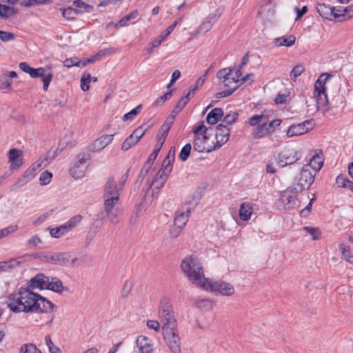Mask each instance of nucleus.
<instances>
[{"instance_id": "1", "label": "nucleus", "mask_w": 353, "mask_h": 353, "mask_svg": "<svg viewBox=\"0 0 353 353\" xmlns=\"http://www.w3.org/2000/svg\"><path fill=\"white\" fill-rule=\"evenodd\" d=\"M9 308L14 312H46L49 313L47 325H51L54 316L52 314L57 306L47 299L28 289L21 288L9 297Z\"/></svg>"}, {"instance_id": "2", "label": "nucleus", "mask_w": 353, "mask_h": 353, "mask_svg": "<svg viewBox=\"0 0 353 353\" xmlns=\"http://www.w3.org/2000/svg\"><path fill=\"white\" fill-rule=\"evenodd\" d=\"M181 268L194 285L202 288L207 279L204 276L202 264L197 258L193 256L185 257L181 263Z\"/></svg>"}, {"instance_id": "3", "label": "nucleus", "mask_w": 353, "mask_h": 353, "mask_svg": "<svg viewBox=\"0 0 353 353\" xmlns=\"http://www.w3.org/2000/svg\"><path fill=\"white\" fill-rule=\"evenodd\" d=\"M30 290H50L61 293L65 288L62 281L57 277H48L43 273L37 274L28 283Z\"/></svg>"}, {"instance_id": "4", "label": "nucleus", "mask_w": 353, "mask_h": 353, "mask_svg": "<svg viewBox=\"0 0 353 353\" xmlns=\"http://www.w3.org/2000/svg\"><path fill=\"white\" fill-rule=\"evenodd\" d=\"M158 317L161 324L162 331L177 327V321L170 298L163 296L161 299Z\"/></svg>"}, {"instance_id": "5", "label": "nucleus", "mask_w": 353, "mask_h": 353, "mask_svg": "<svg viewBox=\"0 0 353 353\" xmlns=\"http://www.w3.org/2000/svg\"><path fill=\"white\" fill-rule=\"evenodd\" d=\"M216 77L219 80H222L225 88L224 90L216 94L217 98H223L231 95L238 88L237 83L240 81L241 78H237L236 72L235 75L233 74L231 68H225L219 70L216 73Z\"/></svg>"}, {"instance_id": "6", "label": "nucleus", "mask_w": 353, "mask_h": 353, "mask_svg": "<svg viewBox=\"0 0 353 353\" xmlns=\"http://www.w3.org/2000/svg\"><path fill=\"white\" fill-rule=\"evenodd\" d=\"M325 74H321L314 84V97L316 99L317 109H322L323 111H327L330 105L325 93L326 81L330 79V76L325 77Z\"/></svg>"}, {"instance_id": "7", "label": "nucleus", "mask_w": 353, "mask_h": 353, "mask_svg": "<svg viewBox=\"0 0 353 353\" xmlns=\"http://www.w3.org/2000/svg\"><path fill=\"white\" fill-rule=\"evenodd\" d=\"M201 288L205 291L214 292L222 296H231L234 293V288L232 284L225 281H214L210 279H207Z\"/></svg>"}, {"instance_id": "8", "label": "nucleus", "mask_w": 353, "mask_h": 353, "mask_svg": "<svg viewBox=\"0 0 353 353\" xmlns=\"http://www.w3.org/2000/svg\"><path fill=\"white\" fill-rule=\"evenodd\" d=\"M119 199L103 198V210L112 225L120 222L123 211L119 205Z\"/></svg>"}, {"instance_id": "9", "label": "nucleus", "mask_w": 353, "mask_h": 353, "mask_svg": "<svg viewBox=\"0 0 353 353\" xmlns=\"http://www.w3.org/2000/svg\"><path fill=\"white\" fill-rule=\"evenodd\" d=\"M162 334L172 353H181V339L177 327L163 330Z\"/></svg>"}, {"instance_id": "10", "label": "nucleus", "mask_w": 353, "mask_h": 353, "mask_svg": "<svg viewBox=\"0 0 353 353\" xmlns=\"http://www.w3.org/2000/svg\"><path fill=\"white\" fill-rule=\"evenodd\" d=\"M299 159L298 152L295 148L286 147L279 154L277 165L280 167H285L291 165Z\"/></svg>"}, {"instance_id": "11", "label": "nucleus", "mask_w": 353, "mask_h": 353, "mask_svg": "<svg viewBox=\"0 0 353 353\" xmlns=\"http://www.w3.org/2000/svg\"><path fill=\"white\" fill-rule=\"evenodd\" d=\"M88 159L84 154H79L77 157V160L70 170L72 177L78 179L84 176L88 167Z\"/></svg>"}, {"instance_id": "12", "label": "nucleus", "mask_w": 353, "mask_h": 353, "mask_svg": "<svg viewBox=\"0 0 353 353\" xmlns=\"http://www.w3.org/2000/svg\"><path fill=\"white\" fill-rule=\"evenodd\" d=\"M308 166H303L300 172V177L297 183L299 191L308 189L313 183L316 173L308 168Z\"/></svg>"}, {"instance_id": "13", "label": "nucleus", "mask_w": 353, "mask_h": 353, "mask_svg": "<svg viewBox=\"0 0 353 353\" xmlns=\"http://www.w3.org/2000/svg\"><path fill=\"white\" fill-rule=\"evenodd\" d=\"M123 183H119V187L113 177H109L104 185L103 198H112L119 199V191L122 190Z\"/></svg>"}, {"instance_id": "14", "label": "nucleus", "mask_w": 353, "mask_h": 353, "mask_svg": "<svg viewBox=\"0 0 353 353\" xmlns=\"http://www.w3.org/2000/svg\"><path fill=\"white\" fill-rule=\"evenodd\" d=\"M299 191V189L296 188H289L281 193L279 201L285 209H291L295 205Z\"/></svg>"}, {"instance_id": "15", "label": "nucleus", "mask_w": 353, "mask_h": 353, "mask_svg": "<svg viewBox=\"0 0 353 353\" xmlns=\"http://www.w3.org/2000/svg\"><path fill=\"white\" fill-rule=\"evenodd\" d=\"M313 122L312 120H306L302 123L290 125L287 130V136L292 137L305 134L309 130L312 129Z\"/></svg>"}, {"instance_id": "16", "label": "nucleus", "mask_w": 353, "mask_h": 353, "mask_svg": "<svg viewBox=\"0 0 353 353\" xmlns=\"http://www.w3.org/2000/svg\"><path fill=\"white\" fill-rule=\"evenodd\" d=\"M230 130L223 123H220L216 126V131L215 134L216 144L214 145L216 149L221 148L224 145L230 137Z\"/></svg>"}, {"instance_id": "17", "label": "nucleus", "mask_w": 353, "mask_h": 353, "mask_svg": "<svg viewBox=\"0 0 353 353\" xmlns=\"http://www.w3.org/2000/svg\"><path fill=\"white\" fill-rule=\"evenodd\" d=\"M316 10L319 15L325 19H331L332 17L339 19L341 14L335 12V8L325 3H317Z\"/></svg>"}, {"instance_id": "18", "label": "nucleus", "mask_w": 353, "mask_h": 353, "mask_svg": "<svg viewBox=\"0 0 353 353\" xmlns=\"http://www.w3.org/2000/svg\"><path fill=\"white\" fill-rule=\"evenodd\" d=\"M32 78H42V81L43 83V88L44 90H47L50 81L53 77V74L51 72L50 69L45 68H36L34 72H33Z\"/></svg>"}, {"instance_id": "19", "label": "nucleus", "mask_w": 353, "mask_h": 353, "mask_svg": "<svg viewBox=\"0 0 353 353\" xmlns=\"http://www.w3.org/2000/svg\"><path fill=\"white\" fill-rule=\"evenodd\" d=\"M207 136H195L193 144L194 150L199 152H210L216 150L214 145H206Z\"/></svg>"}, {"instance_id": "20", "label": "nucleus", "mask_w": 353, "mask_h": 353, "mask_svg": "<svg viewBox=\"0 0 353 353\" xmlns=\"http://www.w3.org/2000/svg\"><path fill=\"white\" fill-rule=\"evenodd\" d=\"M113 134L103 135L90 145V150L92 152L100 151L109 145L113 141Z\"/></svg>"}, {"instance_id": "21", "label": "nucleus", "mask_w": 353, "mask_h": 353, "mask_svg": "<svg viewBox=\"0 0 353 353\" xmlns=\"http://www.w3.org/2000/svg\"><path fill=\"white\" fill-rule=\"evenodd\" d=\"M137 345L141 353H154L152 340L145 336L137 337Z\"/></svg>"}, {"instance_id": "22", "label": "nucleus", "mask_w": 353, "mask_h": 353, "mask_svg": "<svg viewBox=\"0 0 353 353\" xmlns=\"http://www.w3.org/2000/svg\"><path fill=\"white\" fill-rule=\"evenodd\" d=\"M10 169L19 168L22 164V152L17 149H11L8 152Z\"/></svg>"}, {"instance_id": "23", "label": "nucleus", "mask_w": 353, "mask_h": 353, "mask_svg": "<svg viewBox=\"0 0 353 353\" xmlns=\"http://www.w3.org/2000/svg\"><path fill=\"white\" fill-rule=\"evenodd\" d=\"M272 117L270 111L263 110L261 114H254L248 119V123L251 126H256L263 121H269Z\"/></svg>"}, {"instance_id": "24", "label": "nucleus", "mask_w": 353, "mask_h": 353, "mask_svg": "<svg viewBox=\"0 0 353 353\" xmlns=\"http://www.w3.org/2000/svg\"><path fill=\"white\" fill-rule=\"evenodd\" d=\"M190 210L188 209L185 212L184 211H178L176 214L174 218V225L180 230H182L183 228L186 225L190 214Z\"/></svg>"}, {"instance_id": "25", "label": "nucleus", "mask_w": 353, "mask_h": 353, "mask_svg": "<svg viewBox=\"0 0 353 353\" xmlns=\"http://www.w3.org/2000/svg\"><path fill=\"white\" fill-rule=\"evenodd\" d=\"M267 122L263 121L253 130L252 135L254 139H261L270 135L267 128Z\"/></svg>"}, {"instance_id": "26", "label": "nucleus", "mask_w": 353, "mask_h": 353, "mask_svg": "<svg viewBox=\"0 0 353 353\" xmlns=\"http://www.w3.org/2000/svg\"><path fill=\"white\" fill-rule=\"evenodd\" d=\"M68 256L65 252H51L50 263L63 265L68 262Z\"/></svg>"}, {"instance_id": "27", "label": "nucleus", "mask_w": 353, "mask_h": 353, "mask_svg": "<svg viewBox=\"0 0 353 353\" xmlns=\"http://www.w3.org/2000/svg\"><path fill=\"white\" fill-rule=\"evenodd\" d=\"M323 165V158L321 155L316 154L314 155L310 160L309 163L305 165V166H308L309 169L313 171V172L316 173L319 172Z\"/></svg>"}, {"instance_id": "28", "label": "nucleus", "mask_w": 353, "mask_h": 353, "mask_svg": "<svg viewBox=\"0 0 353 353\" xmlns=\"http://www.w3.org/2000/svg\"><path fill=\"white\" fill-rule=\"evenodd\" d=\"M296 37L294 35L286 37H280L274 39V43L276 47L286 46L290 47L295 43Z\"/></svg>"}, {"instance_id": "29", "label": "nucleus", "mask_w": 353, "mask_h": 353, "mask_svg": "<svg viewBox=\"0 0 353 353\" xmlns=\"http://www.w3.org/2000/svg\"><path fill=\"white\" fill-rule=\"evenodd\" d=\"M252 205L250 203H243L240 205L239 214V218L243 221H248L252 214Z\"/></svg>"}, {"instance_id": "30", "label": "nucleus", "mask_w": 353, "mask_h": 353, "mask_svg": "<svg viewBox=\"0 0 353 353\" xmlns=\"http://www.w3.org/2000/svg\"><path fill=\"white\" fill-rule=\"evenodd\" d=\"M223 114V111L221 108H215L212 109L207 115L206 121L208 123L213 125L218 122Z\"/></svg>"}, {"instance_id": "31", "label": "nucleus", "mask_w": 353, "mask_h": 353, "mask_svg": "<svg viewBox=\"0 0 353 353\" xmlns=\"http://www.w3.org/2000/svg\"><path fill=\"white\" fill-rule=\"evenodd\" d=\"M221 14V13H215L214 14L210 15L207 20L203 21L201 26L199 28V30H197V33L199 32H207L208 30H210L212 26V22L211 21V19H213L214 21H215L219 16Z\"/></svg>"}, {"instance_id": "32", "label": "nucleus", "mask_w": 353, "mask_h": 353, "mask_svg": "<svg viewBox=\"0 0 353 353\" xmlns=\"http://www.w3.org/2000/svg\"><path fill=\"white\" fill-rule=\"evenodd\" d=\"M171 172L172 168L162 166V169H161L154 177V182L159 180L160 181V185H164Z\"/></svg>"}, {"instance_id": "33", "label": "nucleus", "mask_w": 353, "mask_h": 353, "mask_svg": "<svg viewBox=\"0 0 353 353\" xmlns=\"http://www.w3.org/2000/svg\"><path fill=\"white\" fill-rule=\"evenodd\" d=\"M190 92H188L184 97H183L175 105L170 115H173L174 117H176V116L183 110V108L188 103L190 100Z\"/></svg>"}, {"instance_id": "34", "label": "nucleus", "mask_w": 353, "mask_h": 353, "mask_svg": "<svg viewBox=\"0 0 353 353\" xmlns=\"http://www.w3.org/2000/svg\"><path fill=\"white\" fill-rule=\"evenodd\" d=\"M69 231V228L64 223L58 227L52 228L50 231V234L51 236L58 239L67 234Z\"/></svg>"}, {"instance_id": "35", "label": "nucleus", "mask_w": 353, "mask_h": 353, "mask_svg": "<svg viewBox=\"0 0 353 353\" xmlns=\"http://www.w3.org/2000/svg\"><path fill=\"white\" fill-rule=\"evenodd\" d=\"M336 183L339 187L347 188L353 191V182L343 175H339L336 179Z\"/></svg>"}, {"instance_id": "36", "label": "nucleus", "mask_w": 353, "mask_h": 353, "mask_svg": "<svg viewBox=\"0 0 353 353\" xmlns=\"http://www.w3.org/2000/svg\"><path fill=\"white\" fill-rule=\"evenodd\" d=\"M303 230L308 233L312 240H319L321 238V232L318 228L305 226L303 228Z\"/></svg>"}, {"instance_id": "37", "label": "nucleus", "mask_w": 353, "mask_h": 353, "mask_svg": "<svg viewBox=\"0 0 353 353\" xmlns=\"http://www.w3.org/2000/svg\"><path fill=\"white\" fill-rule=\"evenodd\" d=\"M339 249L341 251L342 255L345 260H346L350 263L353 264V255L351 254L350 248L343 243H341L339 245Z\"/></svg>"}, {"instance_id": "38", "label": "nucleus", "mask_w": 353, "mask_h": 353, "mask_svg": "<svg viewBox=\"0 0 353 353\" xmlns=\"http://www.w3.org/2000/svg\"><path fill=\"white\" fill-rule=\"evenodd\" d=\"M192 150V145L190 143L185 144L181 149L179 158L182 161H185L190 157Z\"/></svg>"}, {"instance_id": "39", "label": "nucleus", "mask_w": 353, "mask_h": 353, "mask_svg": "<svg viewBox=\"0 0 353 353\" xmlns=\"http://www.w3.org/2000/svg\"><path fill=\"white\" fill-rule=\"evenodd\" d=\"M142 109V105L140 104L137 105L136 108L132 109L129 112L125 114L123 117V121H132L136 115H137L139 113L141 112V110Z\"/></svg>"}, {"instance_id": "40", "label": "nucleus", "mask_w": 353, "mask_h": 353, "mask_svg": "<svg viewBox=\"0 0 353 353\" xmlns=\"http://www.w3.org/2000/svg\"><path fill=\"white\" fill-rule=\"evenodd\" d=\"M196 306L204 310H209L212 307V302L210 299H201L196 302Z\"/></svg>"}, {"instance_id": "41", "label": "nucleus", "mask_w": 353, "mask_h": 353, "mask_svg": "<svg viewBox=\"0 0 353 353\" xmlns=\"http://www.w3.org/2000/svg\"><path fill=\"white\" fill-rule=\"evenodd\" d=\"M92 81V77L89 73L83 74L81 79V88L83 91H88L90 89V83Z\"/></svg>"}, {"instance_id": "42", "label": "nucleus", "mask_w": 353, "mask_h": 353, "mask_svg": "<svg viewBox=\"0 0 353 353\" xmlns=\"http://www.w3.org/2000/svg\"><path fill=\"white\" fill-rule=\"evenodd\" d=\"M110 50L108 49H103L100 50L99 52H97L96 54L92 56L91 57L86 59V63H93L96 61L100 60L103 57H104L105 54L110 53Z\"/></svg>"}, {"instance_id": "43", "label": "nucleus", "mask_w": 353, "mask_h": 353, "mask_svg": "<svg viewBox=\"0 0 353 353\" xmlns=\"http://www.w3.org/2000/svg\"><path fill=\"white\" fill-rule=\"evenodd\" d=\"M14 14L13 8L0 3V17L8 18Z\"/></svg>"}, {"instance_id": "44", "label": "nucleus", "mask_w": 353, "mask_h": 353, "mask_svg": "<svg viewBox=\"0 0 353 353\" xmlns=\"http://www.w3.org/2000/svg\"><path fill=\"white\" fill-rule=\"evenodd\" d=\"M174 148H170L165 159L163 161L162 166L170 167L172 168V163L174 160Z\"/></svg>"}, {"instance_id": "45", "label": "nucleus", "mask_w": 353, "mask_h": 353, "mask_svg": "<svg viewBox=\"0 0 353 353\" xmlns=\"http://www.w3.org/2000/svg\"><path fill=\"white\" fill-rule=\"evenodd\" d=\"M138 16L137 11L134 10L124 16L121 19L119 20L118 24L122 27L128 25V21L132 19H134Z\"/></svg>"}, {"instance_id": "46", "label": "nucleus", "mask_w": 353, "mask_h": 353, "mask_svg": "<svg viewBox=\"0 0 353 353\" xmlns=\"http://www.w3.org/2000/svg\"><path fill=\"white\" fill-rule=\"evenodd\" d=\"M19 229L17 225H12L6 228L0 230V240L4 237L8 236L9 234L15 232Z\"/></svg>"}, {"instance_id": "47", "label": "nucleus", "mask_w": 353, "mask_h": 353, "mask_svg": "<svg viewBox=\"0 0 353 353\" xmlns=\"http://www.w3.org/2000/svg\"><path fill=\"white\" fill-rule=\"evenodd\" d=\"M19 264V262L15 259H11L6 261L0 262V270L6 271L9 269L16 267Z\"/></svg>"}, {"instance_id": "48", "label": "nucleus", "mask_w": 353, "mask_h": 353, "mask_svg": "<svg viewBox=\"0 0 353 353\" xmlns=\"http://www.w3.org/2000/svg\"><path fill=\"white\" fill-rule=\"evenodd\" d=\"M138 141H139L136 140L133 136L130 135L122 143L121 149L126 151L129 150L132 145L137 144Z\"/></svg>"}, {"instance_id": "49", "label": "nucleus", "mask_w": 353, "mask_h": 353, "mask_svg": "<svg viewBox=\"0 0 353 353\" xmlns=\"http://www.w3.org/2000/svg\"><path fill=\"white\" fill-rule=\"evenodd\" d=\"M237 117L238 114L236 112L228 113L224 117V119H223L221 123H223L228 127V125L234 123Z\"/></svg>"}, {"instance_id": "50", "label": "nucleus", "mask_w": 353, "mask_h": 353, "mask_svg": "<svg viewBox=\"0 0 353 353\" xmlns=\"http://www.w3.org/2000/svg\"><path fill=\"white\" fill-rule=\"evenodd\" d=\"M73 5L77 8H81L85 12H91L94 10V7L89 5L81 0H75L73 1Z\"/></svg>"}, {"instance_id": "51", "label": "nucleus", "mask_w": 353, "mask_h": 353, "mask_svg": "<svg viewBox=\"0 0 353 353\" xmlns=\"http://www.w3.org/2000/svg\"><path fill=\"white\" fill-rule=\"evenodd\" d=\"M20 353H41L34 344H26L21 347Z\"/></svg>"}, {"instance_id": "52", "label": "nucleus", "mask_w": 353, "mask_h": 353, "mask_svg": "<svg viewBox=\"0 0 353 353\" xmlns=\"http://www.w3.org/2000/svg\"><path fill=\"white\" fill-rule=\"evenodd\" d=\"M45 342L50 353H61V350L53 343L50 336L45 337Z\"/></svg>"}, {"instance_id": "53", "label": "nucleus", "mask_w": 353, "mask_h": 353, "mask_svg": "<svg viewBox=\"0 0 353 353\" xmlns=\"http://www.w3.org/2000/svg\"><path fill=\"white\" fill-rule=\"evenodd\" d=\"M52 178V174L50 172L45 171L42 172L39 176V182L41 185H46L50 183Z\"/></svg>"}, {"instance_id": "54", "label": "nucleus", "mask_w": 353, "mask_h": 353, "mask_svg": "<svg viewBox=\"0 0 353 353\" xmlns=\"http://www.w3.org/2000/svg\"><path fill=\"white\" fill-rule=\"evenodd\" d=\"M304 71V68L302 65H297L293 68L290 76L292 80L296 81V78L300 76Z\"/></svg>"}, {"instance_id": "55", "label": "nucleus", "mask_w": 353, "mask_h": 353, "mask_svg": "<svg viewBox=\"0 0 353 353\" xmlns=\"http://www.w3.org/2000/svg\"><path fill=\"white\" fill-rule=\"evenodd\" d=\"M282 121L279 119H272L267 122V128L270 134H272L276 130L277 127H279L281 124Z\"/></svg>"}, {"instance_id": "56", "label": "nucleus", "mask_w": 353, "mask_h": 353, "mask_svg": "<svg viewBox=\"0 0 353 353\" xmlns=\"http://www.w3.org/2000/svg\"><path fill=\"white\" fill-rule=\"evenodd\" d=\"M60 10L62 12L63 17L66 19L67 20H72L74 19V9L68 7L67 8H61Z\"/></svg>"}, {"instance_id": "57", "label": "nucleus", "mask_w": 353, "mask_h": 353, "mask_svg": "<svg viewBox=\"0 0 353 353\" xmlns=\"http://www.w3.org/2000/svg\"><path fill=\"white\" fill-rule=\"evenodd\" d=\"M29 181L23 175L18 179V180L11 186L10 190L14 191L17 189L21 188Z\"/></svg>"}, {"instance_id": "58", "label": "nucleus", "mask_w": 353, "mask_h": 353, "mask_svg": "<svg viewBox=\"0 0 353 353\" xmlns=\"http://www.w3.org/2000/svg\"><path fill=\"white\" fill-rule=\"evenodd\" d=\"M82 219V216L81 215H76L71 218L67 223H65V225H68L70 230L74 228L78 223L81 222Z\"/></svg>"}, {"instance_id": "59", "label": "nucleus", "mask_w": 353, "mask_h": 353, "mask_svg": "<svg viewBox=\"0 0 353 353\" xmlns=\"http://www.w3.org/2000/svg\"><path fill=\"white\" fill-rule=\"evenodd\" d=\"M15 35L11 32L0 30V39L3 42L14 40Z\"/></svg>"}, {"instance_id": "60", "label": "nucleus", "mask_w": 353, "mask_h": 353, "mask_svg": "<svg viewBox=\"0 0 353 353\" xmlns=\"http://www.w3.org/2000/svg\"><path fill=\"white\" fill-rule=\"evenodd\" d=\"M248 59H249V52H247L243 57L241 63L239 68L236 71L237 78L241 77V69L248 63Z\"/></svg>"}, {"instance_id": "61", "label": "nucleus", "mask_w": 353, "mask_h": 353, "mask_svg": "<svg viewBox=\"0 0 353 353\" xmlns=\"http://www.w3.org/2000/svg\"><path fill=\"white\" fill-rule=\"evenodd\" d=\"M81 61L78 59L77 57H73L70 59H67L64 61V65L67 68H70L72 66H80L81 65Z\"/></svg>"}, {"instance_id": "62", "label": "nucleus", "mask_w": 353, "mask_h": 353, "mask_svg": "<svg viewBox=\"0 0 353 353\" xmlns=\"http://www.w3.org/2000/svg\"><path fill=\"white\" fill-rule=\"evenodd\" d=\"M146 325L149 329L159 332L161 327V323L155 320H148L146 323Z\"/></svg>"}, {"instance_id": "63", "label": "nucleus", "mask_w": 353, "mask_h": 353, "mask_svg": "<svg viewBox=\"0 0 353 353\" xmlns=\"http://www.w3.org/2000/svg\"><path fill=\"white\" fill-rule=\"evenodd\" d=\"M37 174V170L34 168L30 167L23 173V176L28 179V181H31Z\"/></svg>"}, {"instance_id": "64", "label": "nucleus", "mask_w": 353, "mask_h": 353, "mask_svg": "<svg viewBox=\"0 0 353 353\" xmlns=\"http://www.w3.org/2000/svg\"><path fill=\"white\" fill-rule=\"evenodd\" d=\"M41 243V240L39 236H33L27 241V246L30 248H32L36 247Z\"/></svg>"}]
</instances>
